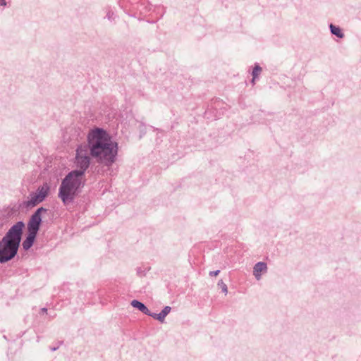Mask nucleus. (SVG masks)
Here are the masks:
<instances>
[{
  "label": "nucleus",
  "mask_w": 361,
  "mask_h": 361,
  "mask_svg": "<svg viewBox=\"0 0 361 361\" xmlns=\"http://www.w3.org/2000/svg\"><path fill=\"white\" fill-rule=\"evenodd\" d=\"M87 140L88 145L83 144L77 149L75 164L80 170L70 173L62 183L60 197L65 203L73 199L80 185L83 171L89 166L90 155L102 162H112L116 154V145L103 130H92Z\"/></svg>",
  "instance_id": "1"
},
{
  "label": "nucleus",
  "mask_w": 361,
  "mask_h": 361,
  "mask_svg": "<svg viewBox=\"0 0 361 361\" xmlns=\"http://www.w3.org/2000/svg\"><path fill=\"white\" fill-rule=\"evenodd\" d=\"M23 223H18L13 226L3 238L0 243V262H6L12 259L16 254L23 228Z\"/></svg>",
  "instance_id": "2"
},
{
  "label": "nucleus",
  "mask_w": 361,
  "mask_h": 361,
  "mask_svg": "<svg viewBox=\"0 0 361 361\" xmlns=\"http://www.w3.org/2000/svg\"><path fill=\"white\" fill-rule=\"evenodd\" d=\"M49 190V186L45 184L44 185L36 194L32 195L29 201H27L26 204L27 207H34L37 204L41 202L45 197L48 195Z\"/></svg>",
  "instance_id": "3"
},
{
  "label": "nucleus",
  "mask_w": 361,
  "mask_h": 361,
  "mask_svg": "<svg viewBox=\"0 0 361 361\" xmlns=\"http://www.w3.org/2000/svg\"><path fill=\"white\" fill-rule=\"evenodd\" d=\"M42 211H45L43 208H39L37 209V211L32 215L29 224H28V233H32L34 235H36L39 224L41 223V217H40V213Z\"/></svg>",
  "instance_id": "4"
},
{
  "label": "nucleus",
  "mask_w": 361,
  "mask_h": 361,
  "mask_svg": "<svg viewBox=\"0 0 361 361\" xmlns=\"http://www.w3.org/2000/svg\"><path fill=\"white\" fill-rule=\"evenodd\" d=\"M267 265L265 262H259L255 264L253 267V275L255 279L259 281L262 278V275L267 271Z\"/></svg>",
  "instance_id": "5"
},
{
  "label": "nucleus",
  "mask_w": 361,
  "mask_h": 361,
  "mask_svg": "<svg viewBox=\"0 0 361 361\" xmlns=\"http://www.w3.org/2000/svg\"><path fill=\"white\" fill-rule=\"evenodd\" d=\"M329 28L332 35H336L338 38L344 37V33L338 26L330 24Z\"/></svg>",
  "instance_id": "6"
},
{
  "label": "nucleus",
  "mask_w": 361,
  "mask_h": 361,
  "mask_svg": "<svg viewBox=\"0 0 361 361\" xmlns=\"http://www.w3.org/2000/svg\"><path fill=\"white\" fill-rule=\"evenodd\" d=\"M35 236L36 235L28 233L27 238L23 243V246L25 250H27L32 246L35 238Z\"/></svg>",
  "instance_id": "7"
},
{
  "label": "nucleus",
  "mask_w": 361,
  "mask_h": 361,
  "mask_svg": "<svg viewBox=\"0 0 361 361\" xmlns=\"http://www.w3.org/2000/svg\"><path fill=\"white\" fill-rule=\"evenodd\" d=\"M131 305L135 307V308H137L138 310H140L141 312H142L143 313L146 314H149V310L147 309V307H145L142 303H141L140 302L137 301V300H133L132 302H131Z\"/></svg>",
  "instance_id": "8"
},
{
  "label": "nucleus",
  "mask_w": 361,
  "mask_h": 361,
  "mask_svg": "<svg viewBox=\"0 0 361 361\" xmlns=\"http://www.w3.org/2000/svg\"><path fill=\"white\" fill-rule=\"evenodd\" d=\"M261 72H262V68L259 65L256 64L252 70V80L251 82L252 83V85H255V80L260 75Z\"/></svg>",
  "instance_id": "9"
},
{
  "label": "nucleus",
  "mask_w": 361,
  "mask_h": 361,
  "mask_svg": "<svg viewBox=\"0 0 361 361\" xmlns=\"http://www.w3.org/2000/svg\"><path fill=\"white\" fill-rule=\"evenodd\" d=\"M218 286H219L221 288V290L225 293H228V288L226 284L222 281L219 280L218 282Z\"/></svg>",
  "instance_id": "10"
},
{
  "label": "nucleus",
  "mask_w": 361,
  "mask_h": 361,
  "mask_svg": "<svg viewBox=\"0 0 361 361\" xmlns=\"http://www.w3.org/2000/svg\"><path fill=\"white\" fill-rule=\"evenodd\" d=\"M152 317L161 322H162L165 317L164 316H163L162 312H161L160 314H154L152 315Z\"/></svg>",
  "instance_id": "11"
},
{
  "label": "nucleus",
  "mask_w": 361,
  "mask_h": 361,
  "mask_svg": "<svg viewBox=\"0 0 361 361\" xmlns=\"http://www.w3.org/2000/svg\"><path fill=\"white\" fill-rule=\"evenodd\" d=\"M219 272H220L219 270L212 271H210L209 273V274L210 276H216L217 275H219Z\"/></svg>",
  "instance_id": "12"
},
{
  "label": "nucleus",
  "mask_w": 361,
  "mask_h": 361,
  "mask_svg": "<svg viewBox=\"0 0 361 361\" xmlns=\"http://www.w3.org/2000/svg\"><path fill=\"white\" fill-rule=\"evenodd\" d=\"M170 307H166L164 309V310L161 312L163 314V316L166 317V315L169 312Z\"/></svg>",
  "instance_id": "13"
},
{
  "label": "nucleus",
  "mask_w": 361,
  "mask_h": 361,
  "mask_svg": "<svg viewBox=\"0 0 361 361\" xmlns=\"http://www.w3.org/2000/svg\"><path fill=\"white\" fill-rule=\"evenodd\" d=\"M0 5L1 6H5L6 5V1L5 0H0Z\"/></svg>",
  "instance_id": "14"
}]
</instances>
